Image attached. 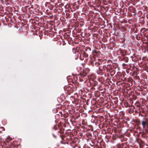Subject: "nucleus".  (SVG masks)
I'll use <instances>...</instances> for the list:
<instances>
[{"instance_id": "nucleus-5", "label": "nucleus", "mask_w": 148, "mask_h": 148, "mask_svg": "<svg viewBox=\"0 0 148 148\" xmlns=\"http://www.w3.org/2000/svg\"><path fill=\"white\" fill-rule=\"evenodd\" d=\"M101 66L98 68V70L97 71V73L98 75H101L102 70L101 68Z\"/></svg>"}, {"instance_id": "nucleus-2", "label": "nucleus", "mask_w": 148, "mask_h": 148, "mask_svg": "<svg viewBox=\"0 0 148 148\" xmlns=\"http://www.w3.org/2000/svg\"><path fill=\"white\" fill-rule=\"evenodd\" d=\"M142 125L143 129H144L146 127L148 126V124L147 121L144 119L142 121Z\"/></svg>"}, {"instance_id": "nucleus-27", "label": "nucleus", "mask_w": 148, "mask_h": 148, "mask_svg": "<svg viewBox=\"0 0 148 148\" xmlns=\"http://www.w3.org/2000/svg\"><path fill=\"white\" fill-rule=\"evenodd\" d=\"M102 47H103V44H102Z\"/></svg>"}, {"instance_id": "nucleus-21", "label": "nucleus", "mask_w": 148, "mask_h": 148, "mask_svg": "<svg viewBox=\"0 0 148 148\" xmlns=\"http://www.w3.org/2000/svg\"><path fill=\"white\" fill-rule=\"evenodd\" d=\"M100 104H101H101H102V102L100 103Z\"/></svg>"}, {"instance_id": "nucleus-23", "label": "nucleus", "mask_w": 148, "mask_h": 148, "mask_svg": "<svg viewBox=\"0 0 148 148\" xmlns=\"http://www.w3.org/2000/svg\"><path fill=\"white\" fill-rule=\"evenodd\" d=\"M102 97H103V96L104 97V95H102Z\"/></svg>"}, {"instance_id": "nucleus-8", "label": "nucleus", "mask_w": 148, "mask_h": 148, "mask_svg": "<svg viewBox=\"0 0 148 148\" xmlns=\"http://www.w3.org/2000/svg\"><path fill=\"white\" fill-rule=\"evenodd\" d=\"M95 61H91L89 63V65L90 66H93L95 64Z\"/></svg>"}, {"instance_id": "nucleus-15", "label": "nucleus", "mask_w": 148, "mask_h": 148, "mask_svg": "<svg viewBox=\"0 0 148 148\" xmlns=\"http://www.w3.org/2000/svg\"><path fill=\"white\" fill-rule=\"evenodd\" d=\"M59 132L61 134H62L63 133V131H62L61 130H60V131Z\"/></svg>"}, {"instance_id": "nucleus-10", "label": "nucleus", "mask_w": 148, "mask_h": 148, "mask_svg": "<svg viewBox=\"0 0 148 148\" xmlns=\"http://www.w3.org/2000/svg\"><path fill=\"white\" fill-rule=\"evenodd\" d=\"M102 143V139L100 138L99 139L98 141V144H99L101 147V143Z\"/></svg>"}, {"instance_id": "nucleus-22", "label": "nucleus", "mask_w": 148, "mask_h": 148, "mask_svg": "<svg viewBox=\"0 0 148 148\" xmlns=\"http://www.w3.org/2000/svg\"><path fill=\"white\" fill-rule=\"evenodd\" d=\"M99 60H100V61H101V59H99Z\"/></svg>"}, {"instance_id": "nucleus-16", "label": "nucleus", "mask_w": 148, "mask_h": 148, "mask_svg": "<svg viewBox=\"0 0 148 148\" xmlns=\"http://www.w3.org/2000/svg\"><path fill=\"white\" fill-rule=\"evenodd\" d=\"M52 135L55 138H56V136L53 133H52Z\"/></svg>"}, {"instance_id": "nucleus-6", "label": "nucleus", "mask_w": 148, "mask_h": 148, "mask_svg": "<svg viewBox=\"0 0 148 148\" xmlns=\"http://www.w3.org/2000/svg\"><path fill=\"white\" fill-rule=\"evenodd\" d=\"M95 53L97 54V56L98 58H99L100 57H101V56L102 55L99 51H96Z\"/></svg>"}, {"instance_id": "nucleus-3", "label": "nucleus", "mask_w": 148, "mask_h": 148, "mask_svg": "<svg viewBox=\"0 0 148 148\" xmlns=\"http://www.w3.org/2000/svg\"><path fill=\"white\" fill-rule=\"evenodd\" d=\"M104 20H103V18H102V28L103 27H105V26L107 25L108 23V20L106 19H105L103 18Z\"/></svg>"}, {"instance_id": "nucleus-18", "label": "nucleus", "mask_w": 148, "mask_h": 148, "mask_svg": "<svg viewBox=\"0 0 148 148\" xmlns=\"http://www.w3.org/2000/svg\"><path fill=\"white\" fill-rule=\"evenodd\" d=\"M53 129H54L55 130H56V128L55 127V126H54L53 127Z\"/></svg>"}, {"instance_id": "nucleus-19", "label": "nucleus", "mask_w": 148, "mask_h": 148, "mask_svg": "<svg viewBox=\"0 0 148 148\" xmlns=\"http://www.w3.org/2000/svg\"><path fill=\"white\" fill-rule=\"evenodd\" d=\"M61 143L62 144H64V143H63L62 141H61Z\"/></svg>"}, {"instance_id": "nucleus-1", "label": "nucleus", "mask_w": 148, "mask_h": 148, "mask_svg": "<svg viewBox=\"0 0 148 148\" xmlns=\"http://www.w3.org/2000/svg\"><path fill=\"white\" fill-rule=\"evenodd\" d=\"M82 56L83 58L84 57L86 58L88 57V55L84 51L83 52H82V54L80 55L79 59L81 60H82L83 59H84L83 58H82Z\"/></svg>"}, {"instance_id": "nucleus-4", "label": "nucleus", "mask_w": 148, "mask_h": 148, "mask_svg": "<svg viewBox=\"0 0 148 148\" xmlns=\"http://www.w3.org/2000/svg\"><path fill=\"white\" fill-rule=\"evenodd\" d=\"M97 10L100 13L101 15H102V12H101L102 11V6L100 5V3L99 5H97Z\"/></svg>"}, {"instance_id": "nucleus-7", "label": "nucleus", "mask_w": 148, "mask_h": 148, "mask_svg": "<svg viewBox=\"0 0 148 148\" xmlns=\"http://www.w3.org/2000/svg\"><path fill=\"white\" fill-rule=\"evenodd\" d=\"M96 112L97 114L99 113L101 114L102 112L101 108H97V109Z\"/></svg>"}, {"instance_id": "nucleus-25", "label": "nucleus", "mask_w": 148, "mask_h": 148, "mask_svg": "<svg viewBox=\"0 0 148 148\" xmlns=\"http://www.w3.org/2000/svg\"><path fill=\"white\" fill-rule=\"evenodd\" d=\"M102 91H103V89H102ZM103 93V92H102V93Z\"/></svg>"}, {"instance_id": "nucleus-12", "label": "nucleus", "mask_w": 148, "mask_h": 148, "mask_svg": "<svg viewBox=\"0 0 148 148\" xmlns=\"http://www.w3.org/2000/svg\"><path fill=\"white\" fill-rule=\"evenodd\" d=\"M97 124H98V126L101 129V123H98Z\"/></svg>"}, {"instance_id": "nucleus-9", "label": "nucleus", "mask_w": 148, "mask_h": 148, "mask_svg": "<svg viewBox=\"0 0 148 148\" xmlns=\"http://www.w3.org/2000/svg\"><path fill=\"white\" fill-rule=\"evenodd\" d=\"M98 116H99V117L98 119H97V121H99L101 123V119H102V116H100V114H99L98 115Z\"/></svg>"}, {"instance_id": "nucleus-26", "label": "nucleus", "mask_w": 148, "mask_h": 148, "mask_svg": "<svg viewBox=\"0 0 148 148\" xmlns=\"http://www.w3.org/2000/svg\"><path fill=\"white\" fill-rule=\"evenodd\" d=\"M102 133H103V130H102Z\"/></svg>"}, {"instance_id": "nucleus-24", "label": "nucleus", "mask_w": 148, "mask_h": 148, "mask_svg": "<svg viewBox=\"0 0 148 148\" xmlns=\"http://www.w3.org/2000/svg\"><path fill=\"white\" fill-rule=\"evenodd\" d=\"M5 18L7 19V18H6V17H5Z\"/></svg>"}, {"instance_id": "nucleus-11", "label": "nucleus", "mask_w": 148, "mask_h": 148, "mask_svg": "<svg viewBox=\"0 0 148 148\" xmlns=\"http://www.w3.org/2000/svg\"><path fill=\"white\" fill-rule=\"evenodd\" d=\"M95 65L97 66H99L100 65V62H96L95 61Z\"/></svg>"}, {"instance_id": "nucleus-14", "label": "nucleus", "mask_w": 148, "mask_h": 148, "mask_svg": "<svg viewBox=\"0 0 148 148\" xmlns=\"http://www.w3.org/2000/svg\"><path fill=\"white\" fill-rule=\"evenodd\" d=\"M99 81L100 82H101V80H102V77H101L99 78Z\"/></svg>"}, {"instance_id": "nucleus-28", "label": "nucleus", "mask_w": 148, "mask_h": 148, "mask_svg": "<svg viewBox=\"0 0 148 148\" xmlns=\"http://www.w3.org/2000/svg\"><path fill=\"white\" fill-rule=\"evenodd\" d=\"M100 138H99V139H100Z\"/></svg>"}, {"instance_id": "nucleus-13", "label": "nucleus", "mask_w": 148, "mask_h": 148, "mask_svg": "<svg viewBox=\"0 0 148 148\" xmlns=\"http://www.w3.org/2000/svg\"><path fill=\"white\" fill-rule=\"evenodd\" d=\"M91 50V49L90 47H88L86 51H90Z\"/></svg>"}, {"instance_id": "nucleus-20", "label": "nucleus", "mask_w": 148, "mask_h": 148, "mask_svg": "<svg viewBox=\"0 0 148 148\" xmlns=\"http://www.w3.org/2000/svg\"><path fill=\"white\" fill-rule=\"evenodd\" d=\"M102 10H103V9H104L103 7H102Z\"/></svg>"}, {"instance_id": "nucleus-17", "label": "nucleus", "mask_w": 148, "mask_h": 148, "mask_svg": "<svg viewBox=\"0 0 148 148\" xmlns=\"http://www.w3.org/2000/svg\"><path fill=\"white\" fill-rule=\"evenodd\" d=\"M99 21H100V19H101V17H99Z\"/></svg>"}]
</instances>
